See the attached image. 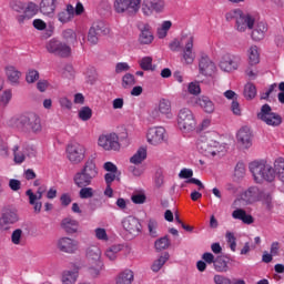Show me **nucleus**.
Returning <instances> with one entry per match:
<instances>
[{"label":"nucleus","mask_w":284,"mask_h":284,"mask_svg":"<svg viewBox=\"0 0 284 284\" xmlns=\"http://www.w3.org/2000/svg\"><path fill=\"white\" fill-rule=\"evenodd\" d=\"M80 199H92L94 196V189L91 186H82L79 191Z\"/></svg>","instance_id":"obj_57"},{"label":"nucleus","mask_w":284,"mask_h":284,"mask_svg":"<svg viewBox=\"0 0 284 284\" xmlns=\"http://www.w3.org/2000/svg\"><path fill=\"white\" fill-rule=\"evenodd\" d=\"M213 267L215 272L225 273L230 271V266L227 265V261L223 257H216L213 262Z\"/></svg>","instance_id":"obj_48"},{"label":"nucleus","mask_w":284,"mask_h":284,"mask_svg":"<svg viewBox=\"0 0 284 284\" xmlns=\"http://www.w3.org/2000/svg\"><path fill=\"white\" fill-rule=\"evenodd\" d=\"M213 281L215 284H232V280L224 275H214Z\"/></svg>","instance_id":"obj_64"},{"label":"nucleus","mask_w":284,"mask_h":284,"mask_svg":"<svg viewBox=\"0 0 284 284\" xmlns=\"http://www.w3.org/2000/svg\"><path fill=\"white\" fill-rule=\"evenodd\" d=\"M275 174H277L280 181L284 183V158H277L274 161V168H273Z\"/></svg>","instance_id":"obj_47"},{"label":"nucleus","mask_w":284,"mask_h":284,"mask_svg":"<svg viewBox=\"0 0 284 284\" xmlns=\"http://www.w3.org/2000/svg\"><path fill=\"white\" fill-rule=\"evenodd\" d=\"M244 97L248 101H252V99H254L256 97V85H254L253 83H250V82L246 83L244 87Z\"/></svg>","instance_id":"obj_50"},{"label":"nucleus","mask_w":284,"mask_h":284,"mask_svg":"<svg viewBox=\"0 0 284 284\" xmlns=\"http://www.w3.org/2000/svg\"><path fill=\"white\" fill-rule=\"evenodd\" d=\"M170 261V253L164 252L162 255L159 256V258H156L152 265H151V270L152 272H161V270L163 268V265H165V262Z\"/></svg>","instance_id":"obj_40"},{"label":"nucleus","mask_w":284,"mask_h":284,"mask_svg":"<svg viewBox=\"0 0 284 284\" xmlns=\"http://www.w3.org/2000/svg\"><path fill=\"white\" fill-rule=\"evenodd\" d=\"M146 141L150 145H162L168 141V131L163 126L149 128L146 131Z\"/></svg>","instance_id":"obj_11"},{"label":"nucleus","mask_w":284,"mask_h":284,"mask_svg":"<svg viewBox=\"0 0 284 284\" xmlns=\"http://www.w3.org/2000/svg\"><path fill=\"white\" fill-rule=\"evenodd\" d=\"M135 84H136V79L134 78V74L125 73L122 77V88H124V90H129V88H132Z\"/></svg>","instance_id":"obj_49"},{"label":"nucleus","mask_w":284,"mask_h":284,"mask_svg":"<svg viewBox=\"0 0 284 284\" xmlns=\"http://www.w3.org/2000/svg\"><path fill=\"white\" fill-rule=\"evenodd\" d=\"M59 103L62 110H70L72 108V100L68 99V97H61Z\"/></svg>","instance_id":"obj_63"},{"label":"nucleus","mask_w":284,"mask_h":284,"mask_svg":"<svg viewBox=\"0 0 284 284\" xmlns=\"http://www.w3.org/2000/svg\"><path fill=\"white\" fill-rule=\"evenodd\" d=\"M57 19L62 24L70 23V21L74 19V7L72 4H68L65 10L58 12Z\"/></svg>","instance_id":"obj_31"},{"label":"nucleus","mask_w":284,"mask_h":284,"mask_svg":"<svg viewBox=\"0 0 284 284\" xmlns=\"http://www.w3.org/2000/svg\"><path fill=\"white\" fill-rule=\"evenodd\" d=\"M0 156L2 159H8V156H10V149L8 146V142H4L1 135H0Z\"/></svg>","instance_id":"obj_59"},{"label":"nucleus","mask_w":284,"mask_h":284,"mask_svg":"<svg viewBox=\"0 0 284 284\" xmlns=\"http://www.w3.org/2000/svg\"><path fill=\"white\" fill-rule=\"evenodd\" d=\"M138 29L140 31L139 34V44L140 45H150L154 41V33H152V27L148 23H140L138 26Z\"/></svg>","instance_id":"obj_20"},{"label":"nucleus","mask_w":284,"mask_h":284,"mask_svg":"<svg viewBox=\"0 0 284 284\" xmlns=\"http://www.w3.org/2000/svg\"><path fill=\"white\" fill-rule=\"evenodd\" d=\"M79 280V267L73 270H67L62 273V284H74Z\"/></svg>","instance_id":"obj_35"},{"label":"nucleus","mask_w":284,"mask_h":284,"mask_svg":"<svg viewBox=\"0 0 284 284\" xmlns=\"http://www.w3.org/2000/svg\"><path fill=\"white\" fill-rule=\"evenodd\" d=\"M250 65H258L261 63V53H258V47L251 45L247 50Z\"/></svg>","instance_id":"obj_39"},{"label":"nucleus","mask_w":284,"mask_h":284,"mask_svg":"<svg viewBox=\"0 0 284 284\" xmlns=\"http://www.w3.org/2000/svg\"><path fill=\"white\" fill-rule=\"evenodd\" d=\"M10 128L20 130V132L41 134L43 132V125L41 124V118L34 113L22 114L9 120Z\"/></svg>","instance_id":"obj_1"},{"label":"nucleus","mask_w":284,"mask_h":284,"mask_svg":"<svg viewBox=\"0 0 284 284\" xmlns=\"http://www.w3.org/2000/svg\"><path fill=\"white\" fill-rule=\"evenodd\" d=\"M78 116L80 121H90V119H92V110L90 109V106H82L78 111Z\"/></svg>","instance_id":"obj_52"},{"label":"nucleus","mask_w":284,"mask_h":284,"mask_svg":"<svg viewBox=\"0 0 284 284\" xmlns=\"http://www.w3.org/2000/svg\"><path fill=\"white\" fill-rule=\"evenodd\" d=\"M237 143L244 150H250L252 148V131L247 126H243L239 130L236 134Z\"/></svg>","instance_id":"obj_25"},{"label":"nucleus","mask_w":284,"mask_h":284,"mask_svg":"<svg viewBox=\"0 0 284 284\" xmlns=\"http://www.w3.org/2000/svg\"><path fill=\"white\" fill-rule=\"evenodd\" d=\"M232 217L235 219V221H242L245 225H252V223H254V217L247 214L243 209H235L232 212Z\"/></svg>","instance_id":"obj_32"},{"label":"nucleus","mask_w":284,"mask_h":284,"mask_svg":"<svg viewBox=\"0 0 284 284\" xmlns=\"http://www.w3.org/2000/svg\"><path fill=\"white\" fill-rule=\"evenodd\" d=\"M21 241H23V231L21 229H17L11 234V242L13 245H21Z\"/></svg>","instance_id":"obj_56"},{"label":"nucleus","mask_w":284,"mask_h":284,"mask_svg":"<svg viewBox=\"0 0 284 284\" xmlns=\"http://www.w3.org/2000/svg\"><path fill=\"white\" fill-rule=\"evenodd\" d=\"M67 159L73 165H79L85 159V146L83 144L74 143L67 146Z\"/></svg>","instance_id":"obj_12"},{"label":"nucleus","mask_w":284,"mask_h":284,"mask_svg":"<svg viewBox=\"0 0 284 284\" xmlns=\"http://www.w3.org/2000/svg\"><path fill=\"white\" fill-rule=\"evenodd\" d=\"M98 145L105 150L106 152L120 150L121 143H119V135L114 132L111 133H102L98 138Z\"/></svg>","instance_id":"obj_10"},{"label":"nucleus","mask_w":284,"mask_h":284,"mask_svg":"<svg viewBox=\"0 0 284 284\" xmlns=\"http://www.w3.org/2000/svg\"><path fill=\"white\" fill-rule=\"evenodd\" d=\"M34 154V148L27 145V146H13V161L14 163L21 164L26 161L27 156H32Z\"/></svg>","instance_id":"obj_24"},{"label":"nucleus","mask_w":284,"mask_h":284,"mask_svg":"<svg viewBox=\"0 0 284 284\" xmlns=\"http://www.w3.org/2000/svg\"><path fill=\"white\" fill-rule=\"evenodd\" d=\"M260 201L267 207V210H272L274 207V201L271 193L262 191Z\"/></svg>","instance_id":"obj_51"},{"label":"nucleus","mask_w":284,"mask_h":284,"mask_svg":"<svg viewBox=\"0 0 284 284\" xmlns=\"http://www.w3.org/2000/svg\"><path fill=\"white\" fill-rule=\"evenodd\" d=\"M186 39V44L183 48L182 61L185 65H192L194 59H196V53H194V36L189 34Z\"/></svg>","instance_id":"obj_17"},{"label":"nucleus","mask_w":284,"mask_h":284,"mask_svg":"<svg viewBox=\"0 0 284 284\" xmlns=\"http://www.w3.org/2000/svg\"><path fill=\"white\" fill-rule=\"evenodd\" d=\"M45 50L49 52V54L62 57V59H65L72 54V48L57 38H52L45 43Z\"/></svg>","instance_id":"obj_9"},{"label":"nucleus","mask_w":284,"mask_h":284,"mask_svg":"<svg viewBox=\"0 0 284 284\" xmlns=\"http://www.w3.org/2000/svg\"><path fill=\"white\" fill-rule=\"evenodd\" d=\"M106 32L108 29H105V24H103V22H98L93 24L89 29L88 33L89 43H91V45H97V43H99V37H101V34H106Z\"/></svg>","instance_id":"obj_23"},{"label":"nucleus","mask_w":284,"mask_h":284,"mask_svg":"<svg viewBox=\"0 0 284 284\" xmlns=\"http://www.w3.org/2000/svg\"><path fill=\"white\" fill-rule=\"evenodd\" d=\"M105 270V264L102 262H88L87 272L91 278H99Z\"/></svg>","instance_id":"obj_29"},{"label":"nucleus","mask_w":284,"mask_h":284,"mask_svg":"<svg viewBox=\"0 0 284 284\" xmlns=\"http://www.w3.org/2000/svg\"><path fill=\"white\" fill-rule=\"evenodd\" d=\"M26 194L29 199L30 205H33L34 212L39 214V212H41V209L43 207V204L37 201H41L43 199V194H45V186H40L37 190V193H34L31 189H29L27 190Z\"/></svg>","instance_id":"obj_19"},{"label":"nucleus","mask_w":284,"mask_h":284,"mask_svg":"<svg viewBox=\"0 0 284 284\" xmlns=\"http://www.w3.org/2000/svg\"><path fill=\"white\" fill-rule=\"evenodd\" d=\"M263 190H260L258 186H250L241 194V200L244 201L247 205L258 203L261 201V194Z\"/></svg>","instance_id":"obj_21"},{"label":"nucleus","mask_w":284,"mask_h":284,"mask_svg":"<svg viewBox=\"0 0 284 284\" xmlns=\"http://www.w3.org/2000/svg\"><path fill=\"white\" fill-rule=\"evenodd\" d=\"M170 247V239L168 236L161 237L155 241V250L158 252H163V250H168Z\"/></svg>","instance_id":"obj_53"},{"label":"nucleus","mask_w":284,"mask_h":284,"mask_svg":"<svg viewBox=\"0 0 284 284\" xmlns=\"http://www.w3.org/2000/svg\"><path fill=\"white\" fill-rule=\"evenodd\" d=\"M187 92L193 97H199L201 94V84L197 81L190 82L187 84Z\"/></svg>","instance_id":"obj_55"},{"label":"nucleus","mask_w":284,"mask_h":284,"mask_svg":"<svg viewBox=\"0 0 284 284\" xmlns=\"http://www.w3.org/2000/svg\"><path fill=\"white\" fill-rule=\"evenodd\" d=\"M58 4V0H41L39 3V10L44 17H54Z\"/></svg>","instance_id":"obj_26"},{"label":"nucleus","mask_w":284,"mask_h":284,"mask_svg":"<svg viewBox=\"0 0 284 284\" xmlns=\"http://www.w3.org/2000/svg\"><path fill=\"white\" fill-rule=\"evenodd\" d=\"M95 239L98 241H102V243H108L110 241V237L108 236V231L103 227H97L94 230Z\"/></svg>","instance_id":"obj_54"},{"label":"nucleus","mask_w":284,"mask_h":284,"mask_svg":"<svg viewBox=\"0 0 284 284\" xmlns=\"http://www.w3.org/2000/svg\"><path fill=\"white\" fill-rule=\"evenodd\" d=\"M61 227L67 234H75V232H79V222L74 219L65 217L61 222Z\"/></svg>","instance_id":"obj_34"},{"label":"nucleus","mask_w":284,"mask_h":284,"mask_svg":"<svg viewBox=\"0 0 284 284\" xmlns=\"http://www.w3.org/2000/svg\"><path fill=\"white\" fill-rule=\"evenodd\" d=\"M139 65L141 70H144V72H154V70H156V67L153 64V59L150 55L140 59Z\"/></svg>","instance_id":"obj_43"},{"label":"nucleus","mask_w":284,"mask_h":284,"mask_svg":"<svg viewBox=\"0 0 284 284\" xmlns=\"http://www.w3.org/2000/svg\"><path fill=\"white\" fill-rule=\"evenodd\" d=\"M226 21H235V28L237 32H245V30H252L256 19L250 13L243 12L241 9H235L226 13Z\"/></svg>","instance_id":"obj_4"},{"label":"nucleus","mask_w":284,"mask_h":284,"mask_svg":"<svg viewBox=\"0 0 284 284\" xmlns=\"http://www.w3.org/2000/svg\"><path fill=\"white\" fill-rule=\"evenodd\" d=\"M132 281H134L132 270H124L115 277V284H132Z\"/></svg>","instance_id":"obj_38"},{"label":"nucleus","mask_w":284,"mask_h":284,"mask_svg":"<svg viewBox=\"0 0 284 284\" xmlns=\"http://www.w3.org/2000/svg\"><path fill=\"white\" fill-rule=\"evenodd\" d=\"M122 227L125 230V232H129V234H132V236H139L141 234V230H143V226L141 225V222L139 219L130 215L122 220Z\"/></svg>","instance_id":"obj_18"},{"label":"nucleus","mask_w":284,"mask_h":284,"mask_svg":"<svg viewBox=\"0 0 284 284\" xmlns=\"http://www.w3.org/2000/svg\"><path fill=\"white\" fill-rule=\"evenodd\" d=\"M122 250H123L122 244H114L105 250L104 256L109 261L114 262L116 261V258H119V253L122 252Z\"/></svg>","instance_id":"obj_37"},{"label":"nucleus","mask_w":284,"mask_h":284,"mask_svg":"<svg viewBox=\"0 0 284 284\" xmlns=\"http://www.w3.org/2000/svg\"><path fill=\"white\" fill-rule=\"evenodd\" d=\"M257 119L271 128H278V125L283 123V118L281 114L273 112L270 104L262 105L260 112L257 113Z\"/></svg>","instance_id":"obj_8"},{"label":"nucleus","mask_w":284,"mask_h":284,"mask_svg":"<svg viewBox=\"0 0 284 284\" xmlns=\"http://www.w3.org/2000/svg\"><path fill=\"white\" fill-rule=\"evenodd\" d=\"M255 183H272L276 179L274 166L265 160L253 161L248 165Z\"/></svg>","instance_id":"obj_2"},{"label":"nucleus","mask_w":284,"mask_h":284,"mask_svg":"<svg viewBox=\"0 0 284 284\" xmlns=\"http://www.w3.org/2000/svg\"><path fill=\"white\" fill-rule=\"evenodd\" d=\"M241 55L225 53L220 61V69L223 72H234L241 68Z\"/></svg>","instance_id":"obj_14"},{"label":"nucleus","mask_w":284,"mask_h":284,"mask_svg":"<svg viewBox=\"0 0 284 284\" xmlns=\"http://www.w3.org/2000/svg\"><path fill=\"white\" fill-rule=\"evenodd\" d=\"M103 168L105 172H108L104 174L106 185H112L114 181H121V171H119V168H116L114 163L105 162Z\"/></svg>","instance_id":"obj_22"},{"label":"nucleus","mask_w":284,"mask_h":284,"mask_svg":"<svg viewBox=\"0 0 284 284\" xmlns=\"http://www.w3.org/2000/svg\"><path fill=\"white\" fill-rule=\"evenodd\" d=\"M1 221L4 225H13V223L19 221V215L17 214V211L7 210L2 214Z\"/></svg>","instance_id":"obj_42"},{"label":"nucleus","mask_w":284,"mask_h":284,"mask_svg":"<svg viewBox=\"0 0 284 284\" xmlns=\"http://www.w3.org/2000/svg\"><path fill=\"white\" fill-rule=\"evenodd\" d=\"M190 36H182L181 38H175L169 43V49L171 52H181L183 50V43L186 45V38Z\"/></svg>","instance_id":"obj_41"},{"label":"nucleus","mask_w":284,"mask_h":284,"mask_svg":"<svg viewBox=\"0 0 284 284\" xmlns=\"http://www.w3.org/2000/svg\"><path fill=\"white\" fill-rule=\"evenodd\" d=\"M196 148L207 159H221L225 152V148L221 146L219 142L209 141L205 138L197 140Z\"/></svg>","instance_id":"obj_5"},{"label":"nucleus","mask_w":284,"mask_h":284,"mask_svg":"<svg viewBox=\"0 0 284 284\" xmlns=\"http://www.w3.org/2000/svg\"><path fill=\"white\" fill-rule=\"evenodd\" d=\"M200 74L203 77H213L216 74V64L205 53H201L199 60Z\"/></svg>","instance_id":"obj_15"},{"label":"nucleus","mask_w":284,"mask_h":284,"mask_svg":"<svg viewBox=\"0 0 284 284\" xmlns=\"http://www.w3.org/2000/svg\"><path fill=\"white\" fill-rule=\"evenodd\" d=\"M10 101H12V90L7 89L0 94V113L8 108Z\"/></svg>","instance_id":"obj_45"},{"label":"nucleus","mask_w":284,"mask_h":284,"mask_svg":"<svg viewBox=\"0 0 284 284\" xmlns=\"http://www.w3.org/2000/svg\"><path fill=\"white\" fill-rule=\"evenodd\" d=\"M87 261L88 263H99L103 260L101 258V248L97 245L89 246L87 248Z\"/></svg>","instance_id":"obj_33"},{"label":"nucleus","mask_w":284,"mask_h":284,"mask_svg":"<svg viewBox=\"0 0 284 284\" xmlns=\"http://www.w3.org/2000/svg\"><path fill=\"white\" fill-rule=\"evenodd\" d=\"M148 230H149L150 236H152L153 239H156V236H158L156 230H159V222H156V220H152V219L149 220Z\"/></svg>","instance_id":"obj_58"},{"label":"nucleus","mask_w":284,"mask_h":284,"mask_svg":"<svg viewBox=\"0 0 284 284\" xmlns=\"http://www.w3.org/2000/svg\"><path fill=\"white\" fill-rule=\"evenodd\" d=\"M178 128L182 132H192L196 128V119L189 108H183L178 113Z\"/></svg>","instance_id":"obj_7"},{"label":"nucleus","mask_w":284,"mask_h":284,"mask_svg":"<svg viewBox=\"0 0 284 284\" xmlns=\"http://www.w3.org/2000/svg\"><path fill=\"white\" fill-rule=\"evenodd\" d=\"M172 28V21L165 20L163 21L156 30V34L159 39H165L168 37V32H170Z\"/></svg>","instance_id":"obj_46"},{"label":"nucleus","mask_w":284,"mask_h":284,"mask_svg":"<svg viewBox=\"0 0 284 284\" xmlns=\"http://www.w3.org/2000/svg\"><path fill=\"white\" fill-rule=\"evenodd\" d=\"M26 81L27 83H36V81H39V71L34 69H29L26 74Z\"/></svg>","instance_id":"obj_60"},{"label":"nucleus","mask_w":284,"mask_h":284,"mask_svg":"<svg viewBox=\"0 0 284 284\" xmlns=\"http://www.w3.org/2000/svg\"><path fill=\"white\" fill-rule=\"evenodd\" d=\"M195 103L196 105H199V108L206 112V114H213V112L216 110V105L214 104L212 99H210V97L206 95L199 97Z\"/></svg>","instance_id":"obj_28"},{"label":"nucleus","mask_w":284,"mask_h":284,"mask_svg":"<svg viewBox=\"0 0 284 284\" xmlns=\"http://www.w3.org/2000/svg\"><path fill=\"white\" fill-rule=\"evenodd\" d=\"M148 159V150L145 148H140L133 156H131L130 162L133 163V165H139L143 163Z\"/></svg>","instance_id":"obj_44"},{"label":"nucleus","mask_w":284,"mask_h":284,"mask_svg":"<svg viewBox=\"0 0 284 284\" xmlns=\"http://www.w3.org/2000/svg\"><path fill=\"white\" fill-rule=\"evenodd\" d=\"M57 247L64 254H77L79 251V241L71 237H60L57 241Z\"/></svg>","instance_id":"obj_16"},{"label":"nucleus","mask_w":284,"mask_h":284,"mask_svg":"<svg viewBox=\"0 0 284 284\" xmlns=\"http://www.w3.org/2000/svg\"><path fill=\"white\" fill-rule=\"evenodd\" d=\"M165 10V0H143L142 14L152 17L154 12L161 14Z\"/></svg>","instance_id":"obj_13"},{"label":"nucleus","mask_w":284,"mask_h":284,"mask_svg":"<svg viewBox=\"0 0 284 284\" xmlns=\"http://www.w3.org/2000/svg\"><path fill=\"white\" fill-rule=\"evenodd\" d=\"M99 176V169L94 160H88L83 168L73 176V183L77 187H88L92 185V181Z\"/></svg>","instance_id":"obj_3"},{"label":"nucleus","mask_w":284,"mask_h":284,"mask_svg":"<svg viewBox=\"0 0 284 284\" xmlns=\"http://www.w3.org/2000/svg\"><path fill=\"white\" fill-rule=\"evenodd\" d=\"M226 242L229 243L231 251L236 252V236H234V233L226 232L225 234Z\"/></svg>","instance_id":"obj_61"},{"label":"nucleus","mask_w":284,"mask_h":284,"mask_svg":"<svg viewBox=\"0 0 284 284\" xmlns=\"http://www.w3.org/2000/svg\"><path fill=\"white\" fill-rule=\"evenodd\" d=\"M142 0H114L113 10L115 14H138L141 10Z\"/></svg>","instance_id":"obj_6"},{"label":"nucleus","mask_w":284,"mask_h":284,"mask_svg":"<svg viewBox=\"0 0 284 284\" xmlns=\"http://www.w3.org/2000/svg\"><path fill=\"white\" fill-rule=\"evenodd\" d=\"M123 72H130V64L128 62H118L115 64V74H123Z\"/></svg>","instance_id":"obj_62"},{"label":"nucleus","mask_w":284,"mask_h":284,"mask_svg":"<svg viewBox=\"0 0 284 284\" xmlns=\"http://www.w3.org/2000/svg\"><path fill=\"white\" fill-rule=\"evenodd\" d=\"M267 32V24L265 22H258L251 33L253 41H263L265 33Z\"/></svg>","instance_id":"obj_36"},{"label":"nucleus","mask_w":284,"mask_h":284,"mask_svg":"<svg viewBox=\"0 0 284 284\" xmlns=\"http://www.w3.org/2000/svg\"><path fill=\"white\" fill-rule=\"evenodd\" d=\"M156 109L162 116H165V119H173L174 114L172 113V102L170 100L161 99Z\"/></svg>","instance_id":"obj_30"},{"label":"nucleus","mask_w":284,"mask_h":284,"mask_svg":"<svg viewBox=\"0 0 284 284\" xmlns=\"http://www.w3.org/2000/svg\"><path fill=\"white\" fill-rule=\"evenodd\" d=\"M6 77L11 85H19L21 83V71L14 65H7L4 68Z\"/></svg>","instance_id":"obj_27"}]
</instances>
